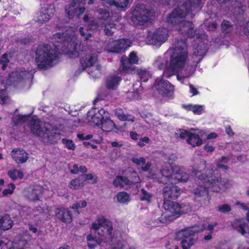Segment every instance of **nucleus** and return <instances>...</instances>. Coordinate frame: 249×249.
Masks as SVG:
<instances>
[{"label": "nucleus", "instance_id": "obj_1", "mask_svg": "<svg viewBox=\"0 0 249 249\" xmlns=\"http://www.w3.org/2000/svg\"><path fill=\"white\" fill-rule=\"evenodd\" d=\"M73 37L72 30L66 29L65 32L57 33L52 37L51 42L54 48L48 44L39 46L36 49L35 59L38 68L45 70L55 65L59 57L60 50L65 53L70 51L69 46L72 45Z\"/></svg>", "mask_w": 249, "mask_h": 249}, {"label": "nucleus", "instance_id": "obj_2", "mask_svg": "<svg viewBox=\"0 0 249 249\" xmlns=\"http://www.w3.org/2000/svg\"><path fill=\"white\" fill-rule=\"evenodd\" d=\"M173 52L170 54L169 63L164 62L160 57L154 61V64L160 70H163V75L170 77L176 75L184 66L188 57V49L185 40L175 38L173 42Z\"/></svg>", "mask_w": 249, "mask_h": 249}, {"label": "nucleus", "instance_id": "obj_3", "mask_svg": "<svg viewBox=\"0 0 249 249\" xmlns=\"http://www.w3.org/2000/svg\"><path fill=\"white\" fill-rule=\"evenodd\" d=\"M29 121L28 126L31 131L38 136L40 141L45 144H52L56 142L55 139L59 133L57 132V130L53 128L50 124H44L36 117H31Z\"/></svg>", "mask_w": 249, "mask_h": 249}, {"label": "nucleus", "instance_id": "obj_4", "mask_svg": "<svg viewBox=\"0 0 249 249\" xmlns=\"http://www.w3.org/2000/svg\"><path fill=\"white\" fill-rule=\"evenodd\" d=\"M97 61V57L94 54L83 57L80 61L81 67L75 71V74H79L86 68H89L88 72L90 75L95 78L99 77L101 73V67L99 65L95 66Z\"/></svg>", "mask_w": 249, "mask_h": 249}, {"label": "nucleus", "instance_id": "obj_5", "mask_svg": "<svg viewBox=\"0 0 249 249\" xmlns=\"http://www.w3.org/2000/svg\"><path fill=\"white\" fill-rule=\"evenodd\" d=\"M204 225L201 229H197L196 226L189 227L178 231L176 234L175 239L181 241V244L183 249H189L194 245L195 240L192 236L196 232L202 231L205 230Z\"/></svg>", "mask_w": 249, "mask_h": 249}, {"label": "nucleus", "instance_id": "obj_6", "mask_svg": "<svg viewBox=\"0 0 249 249\" xmlns=\"http://www.w3.org/2000/svg\"><path fill=\"white\" fill-rule=\"evenodd\" d=\"M163 204L165 210L164 214L161 215L159 221L160 223L172 221L179 217L181 214L182 206L178 203L170 200H164Z\"/></svg>", "mask_w": 249, "mask_h": 249}, {"label": "nucleus", "instance_id": "obj_7", "mask_svg": "<svg viewBox=\"0 0 249 249\" xmlns=\"http://www.w3.org/2000/svg\"><path fill=\"white\" fill-rule=\"evenodd\" d=\"M195 13L190 12L185 6L181 5L175 8L168 16L167 21L168 23L178 27L180 23L183 21L186 17L187 19H192Z\"/></svg>", "mask_w": 249, "mask_h": 249}, {"label": "nucleus", "instance_id": "obj_8", "mask_svg": "<svg viewBox=\"0 0 249 249\" xmlns=\"http://www.w3.org/2000/svg\"><path fill=\"white\" fill-rule=\"evenodd\" d=\"M131 21L135 25H143L149 19L150 11L142 3L137 4L131 12Z\"/></svg>", "mask_w": 249, "mask_h": 249}, {"label": "nucleus", "instance_id": "obj_9", "mask_svg": "<svg viewBox=\"0 0 249 249\" xmlns=\"http://www.w3.org/2000/svg\"><path fill=\"white\" fill-rule=\"evenodd\" d=\"M168 37V31L165 28H159L155 32H149L147 43L158 46H160Z\"/></svg>", "mask_w": 249, "mask_h": 249}, {"label": "nucleus", "instance_id": "obj_10", "mask_svg": "<svg viewBox=\"0 0 249 249\" xmlns=\"http://www.w3.org/2000/svg\"><path fill=\"white\" fill-rule=\"evenodd\" d=\"M154 86L160 94L165 96H171L174 90V86L162 78H157Z\"/></svg>", "mask_w": 249, "mask_h": 249}, {"label": "nucleus", "instance_id": "obj_11", "mask_svg": "<svg viewBox=\"0 0 249 249\" xmlns=\"http://www.w3.org/2000/svg\"><path fill=\"white\" fill-rule=\"evenodd\" d=\"M138 60V58L136 53L134 52L130 53L128 58L125 56H123L121 60V62L123 72L124 73H132L133 71H135V67L132 64L137 63Z\"/></svg>", "mask_w": 249, "mask_h": 249}, {"label": "nucleus", "instance_id": "obj_12", "mask_svg": "<svg viewBox=\"0 0 249 249\" xmlns=\"http://www.w3.org/2000/svg\"><path fill=\"white\" fill-rule=\"evenodd\" d=\"M162 189V195L164 200L168 199H177L180 195V188L174 184L172 182L167 183Z\"/></svg>", "mask_w": 249, "mask_h": 249}, {"label": "nucleus", "instance_id": "obj_13", "mask_svg": "<svg viewBox=\"0 0 249 249\" xmlns=\"http://www.w3.org/2000/svg\"><path fill=\"white\" fill-rule=\"evenodd\" d=\"M208 182L218 183V186L213 188V192H219L220 191H225L229 185L228 180L222 179L220 175L216 171H214L212 177H209Z\"/></svg>", "mask_w": 249, "mask_h": 249}, {"label": "nucleus", "instance_id": "obj_14", "mask_svg": "<svg viewBox=\"0 0 249 249\" xmlns=\"http://www.w3.org/2000/svg\"><path fill=\"white\" fill-rule=\"evenodd\" d=\"M131 43L128 39H119L109 42L108 48L111 52L119 53L130 47Z\"/></svg>", "mask_w": 249, "mask_h": 249}, {"label": "nucleus", "instance_id": "obj_15", "mask_svg": "<svg viewBox=\"0 0 249 249\" xmlns=\"http://www.w3.org/2000/svg\"><path fill=\"white\" fill-rule=\"evenodd\" d=\"M55 12L53 4L46 5L42 7L37 17V22L42 23L48 21Z\"/></svg>", "mask_w": 249, "mask_h": 249}, {"label": "nucleus", "instance_id": "obj_16", "mask_svg": "<svg viewBox=\"0 0 249 249\" xmlns=\"http://www.w3.org/2000/svg\"><path fill=\"white\" fill-rule=\"evenodd\" d=\"M65 11L69 18L70 19L74 17H79L84 13L85 8L72 1L71 4L66 6Z\"/></svg>", "mask_w": 249, "mask_h": 249}, {"label": "nucleus", "instance_id": "obj_17", "mask_svg": "<svg viewBox=\"0 0 249 249\" xmlns=\"http://www.w3.org/2000/svg\"><path fill=\"white\" fill-rule=\"evenodd\" d=\"M98 222V223H92V228L96 232L97 231L98 234L101 235L100 231V229L103 227L104 230H106L108 235L111 236L113 230L112 222L109 220L104 218L99 219Z\"/></svg>", "mask_w": 249, "mask_h": 249}, {"label": "nucleus", "instance_id": "obj_18", "mask_svg": "<svg viewBox=\"0 0 249 249\" xmlns=\"http://www.w3.org/2000/svg\"><path fill=\"white\" fill-rule=\"evenodd\" d=\"M176 28L180 34L187 35L191 38L195 37L196 35L194 24L190 21L184 20Z\"/></svg>", "mask_w": 249, "mask_h": 249}, {"label": "nucleus", "instance_id": "obj_19", "mask_svg": "<svg viewBox=\"0 0 249 249\" xmlns=\"http://www.w3.org/2000/svg\"><path fill=\"white\" fill-rule=\"evenodd\" d=\"M83 21L87 26L88 30H100L104 27V22L102 18L94 19L88 15H85Z\"/></svg>", "mask_w": 249, "mask_h": 249}, {"label": "nucleus", "instance_id": "obj_20", "mask_svg": "<svg viewBox=\"0 0 249 249\" xmlns=\"http://www.w3.org/2000/svg\"><path fill=\"white\" fill-rule=\"evenodd\" d=\"M9 78L10 81L14 83H18L21 81H26L32 79L33 75L32 72L29 71H14L12 72Z\"/></svg>", "mask_w": 249, "mask_h": 249}, {"label": "nucleus", "instance_id": "obj_21", "mask_svg": "<svg viewBox=\"0 0 249 249\" xmlns=\"http://www.w3.org/2000/svg\"><path fill=\"white\" fill-rule=\"evenodd\" d=\"M55 215L57 219L64 223H71L72 220L71 212L69 210L64 208H56Z\"/></svg>", "mask_w": 249, "mask_h": 249}, {"label": "nucleus", "instance_id": "obj_22", "mask_svg": "<svg viewBox=\"0 0 249 249\" xmlns=\"http://www.w3.org/2000/svg\"><path fill=\"white\" fill-rule=\"evenodd\" d=\"M218 186V183L213 182H208L207 185L205 186L200 185L199 187L194 189V194L195 195V199L199 197L206 198L208 195V192L206 189V187L209 188L211 191L213 192V188L215 186Z\"/></svg>", "mask_w": 249, "mask_h": 249}, {"label": "nucleus", "instance_id": "obj_23", "mask_svg": "<svg viewBox=\"0 0 249 249\" xmlns=\"http://www.w3.org/2000/svg\"><path fill=\"white\" fill-rule=\"evenodd\" d=\"M161 177L157 178V181L163 184L170 182L171 178H174L175 173L172 167L166 168L160 170Z\"/></svg>", "mask_w": 249, "mask_h": 249}, {"label": "nucleus", "instance_id": "obj_24", "mask_svg": "<svg viewBox=\"0 0 249 249\" xmlns=\"http://www.w3.org/2000/svg\"><path fill=\"white\" fill-rule=\"evenodd\" d=\"M12 156L18 163H24L28 159V154L23 149L13 150L12 151Z\"/></svg>", "mask_w": 249, "mask_h": 249}, {"label": "nucleus", "instance_id": "obj_25", "mask_svg": "<svg viewBox=\"0 0 249 249\" xmlns=\"http://www.w3.org/2000/svg\"><path fill=\"white\" fill-rule=\"evenodd\" d=\"M202 0H186L182 5L185 6L190 12L196 13L201 9V4Z\"/></svg>", "mask_w": 249, "mask_h": 249}, {"label": "nucleus", "instance_id": "obj_26", "mask_svg": "<svg viewBox=\"0 0 249 249\" xmlns=\"http://www.w3.org/2000/svg\"><path fill=\"white\" fill-rule=\"evenodd\" d=\"M208 50L207 45L204 42L199 43L194 48V55L196 57H200L198 58L196 63H199L202 58L205 55Z\"/></svg>", "mask_w": 249, "mask_h": 249}, {"label": "nucleus", "instance_id": "obj_27", "mask_svg": "<svg viewBox=\"0 0 249 249\" xmlns=\"http://www.w3.org/2000/svg\"><path fill=\"white\" fill-rule=\"evenodd\" d=\"M94 110H90L87 114V119L89 122H92L95 125L100 126L101 125L102 120L104 117L100 112L96 113L93 112Z\"/></svg>", "mask_w": 249, "mask_h": 249}, {"label": "nucleus", "instance_id": "obj_28", "mask_svg": "<svg viewBox=\"0 0 249 249\" xmlns=\"http://www.w3.org/2000/svg\"><path fill=\"white\" fill-rule=\"evenodd\" d=\"M206 174L202 173L201 171H197L195 174L196 180L197 181L200 180L202 183H208L209 177H212L214 173V171L211 169H206L205 170Z\"/></svg>", "mask_w": 249, "mask_h": 249}, {"label": "nucleus", "instance_id": "obj_29", "mask_svg": "<svg viewBox=\"0 0 249 249\" xmlns=\"http://www.w3.org/2000/svg\"><path fill=\"white\" fill-rule=\"evenodd\" d=\"M13 224V220L8 214H4L0 218V228L4 231L10 229Z\"/></svg>", "mask_w": 249, "mask_h": 249}, {"label": "nucleus", "instance_id": "obj_30", "mask_svg": "<svg viewBox=\"0 0 249 249\" xmlns=\"http://www.w3.org/2000/svg\"><path fill=\"white\" fill-rule=\"evenodd\" d=\"M27 243L26 240L23 238H16L13 242L8 243L7 246L8 249H25Z\"/></svg>", "mask_w": 249, "mask_h": 249}, {"label": "nucleus", "instance_id": "obj_31", "mask_svg": "<svg viewBox=\"0 0 249 249\" xmlns=\"http://www.w3.org/2000/svg\"><path fill=\"white\" fill-rule=\"evenodd\" d=\"M196 67L193 65H187L184 70V73L182 75H177V78L178 81L183 83L184 80L191 76L195 72Z\"/></svg>", "mask_w": 249, "mask_h": 249}, {"label": "nucleus", "instance_id": "obj_32", "mask_svg": "<svg viewBox=\"0 0 249 249\" xmlns=\"http://www.w3.org/2000/svg\"><path fill=\"white\" fill-rule=\"evenodd\" d=\"M104 1L109 4L110 6H114L121 10L126 8L130 0H103Z\"/></svg>", "mask_w": 249, "mask_h": 249}, {"label": "nucleus", "instance_id": "obj_33", "mask_svg": "<svg viewBox=\"0 0 249 249\" xmlns=\"http://www.w3.org/2000/svg\"><path fill=\"white\" fill-rule=\"evenodd\" d=\"M101 125L102 126V129L105 131L110 132L113 128L118 130L120 129L117 127L115 124L107 117L104 118Z\"/></svg>", "mask_w": 249, "mask_h": 249}, {"label": "nucleus", "instance_id": "obj_34", "mask_svg": "<svg viewBox=\"0 0 249 249\" xmlns=\"http://www.w3.org/2000/svg\"><path fill=\"white\" fill-rule=\"evenodd\" d=\"M30 118V115H14L12 118L11 123L13 126H17L29 121Z\"/></svg>", "mask_w": 249, "mask_h": 249}, {"label": "nucleus", "instance_id": "obj_35", "mask_svg": "<svg viewBox=\"0 0 249 249\" xmlns=\"http://www.w3.org/2000/svg\"><path fill=\"white\" fill-rule=\"evenodd\" d=\"M120 78L116 76H110L106 80L107 88L109 90L115 89L120 81Z\"/></svg>", "mask_w": 249, "mask_h": 249}, {"label": "nucleus", "instance_id": "obj_36", "mask_svg": "<svg viewBox=\"0 0 249 249\" xmlns=\"http://www.w3.org/2000/svg\"><path fill=\"white\" fill-rule=\"evenodd\" d=\"M187 143L191 144L193 147L199 146L202 143V140L200 138L199 136L196 134L191 133L189 135L187 140Z\"/></svg>", "mask_w": 249, "mask_h": 249}, {"label": "nucleus", "instance_id": "obj_37", "mask_svg": "<svg viewBox=\"0 0 249 249\" xmlns=\"http://www.w3.org/2000/svg\"><path fill=\"white\" fill-rule=\"evenodd\" d=\"M84 178L82 175H80L77 178L72 179L70 183V187L73 189L82 188L85 185Z\"/></svg>", "mask_w": 249, "mask_h": 249}, {"label": "nucleus", "instance_id": "obj_38", "mask_svg": "<svg viewBox=\"0 0 249 249\" xmlns=\"http://www.w3.org/2000/svg\"><path fill=\"white\" fill-rule=\"evenodd\" d=\"M221 31L224 35H229L233 30V25L229 21L224 20L221 24Z\"/></svg>", "mask_w": 249, "mask_h": 249}, {"label": "nucleus", "instance_id": "obj_39", "mask_svg": "<svg viewBox=\"0 0 249 249\" xmlns=\"http://www.w3.org/2000/svg\"><path fill=\"white\" fill-rule=\"evenodd\" d=\"M115 114L118 118L122 121H128L132 122L135 120V118L134 116H131L130 119H128V116L124 114L123 109L117 108L115 110Z\"/></svg>", "mask_w": 249, "mask_h": 249}, {"label": "nucleus", "instance_id": "obj_40", "mask_svg": "<svg viewBox=\"0 0 249 249\" xmlns=\"http://www.w3.org/2000/svg\"><path fill=\"white\" fill-rule=\"evenodd\" d=\"M174 178L179 182H186L188 180L189 175L181 170H178L175 173Z\"/></svg>", "mask_w": 249, "mask_h": 249}, {"label": "nucleus", "instance_id": "obj_41", "mask_svg": "<svg viewBox=\"0 0 249 249\" xmlns=\"http://www.w3.org/2000/svg\"><path fill=\"white\" fill-rule=\"evenodd\" d=\"M187 109L192 111L195 114H200L203 110V107L202 105H189L187 106Z\"/></svg>", "mask_w": 249, "mask_h": 249}, {"label": "nucleus", "instance_id": "obj_42", "mask_svg": "<svg viewBox=\"0 0 249 249\" xmlns=\"http://www.w3.org/2000/svg\"><path fill=\"white\" fill-rule=\"evenodd\" d=\"M118 201L124 203L129 201V195L125 192H120L117 196Z\"/></svg>", "mask_w": 249, "mask_h": 249}, {"label": "nucleus", "instance_id": "obj_43", "mask_svg": "<svg viewBox=\"0 0 249 249\" xmlns=\"http://www.w3.org/2000/svg\"><path fill=\"white\" fill-rule=\"evenodd\" d=\"M104 27L105 35L107 36H110L113 34L115 30L114 24H111L107 25L104 22Z\"/></svg>", "mask_w": 249, "mask_h": 249}, {"label": "nucleus", "instance_id": "obj_44", "mask_svg": "<svg viewBox=\"0 0 249 249\" xmlns=\"http://www.w3.org/2000/svg\"><path fill=\"white\" fill-rule=\"evenodd\" d=\"M62 142L68 149L71 150L75 149V144L71 140L64 138L62 140Z\"/></svg>", "mask_w": 249, "mask_h": 249}, {"label": "nucleus", "instance_id": "obj_45", "mask_svg": "<svg viewBox=\"0 0 249 249\" xmlns=\"http://www.w3.org/2000/svg\"><path fill=\"white\" fill-rule=\"evenodd\" d=\"M218 211L221 213H227L231 211V208L230 205L227 204H224L221 205H219L216 207Z\"/></svg>", "mask_w": 249, "mask_h": 249}, {"label": "nucleus", "instance_id": "obj_46", "mask_svg": "<svg viewBox=\"0 0 249 249\" xmlns=\"http://www.w3.org/2000/svg\"><path fill=\"white\" fill-rule=\"evenodd\" d=\"M9 188L5 189L2 192L3 196H6L9 194H12L15 188V185L14 183H11L8 184Z\"/></svg>", "mask_w": 249, "mask_h": 249}, {"label": "nucleus", "instance_id": "obj_47", "mask_svg": "<svg viewBox=\"0 0 249 249\" xmlns=\"http://www.w3.org/2000/svg\"><path fill=\"white\" fill-rule=\"evenodd\" d=\"M97 12L102 15L99 18L103 19V21H104V22L105 21V19L109 16V12L104 8H99L97 9Z\"/></svg>", "mask_w": 249, "mask_h": 249}, {"label": "nucleus", "instance_id": "obj_48", "mask_svg": "<svg viewBox=\"0 0 249 249\" xmlns=\"http://www.w3.org/2000/svg\"><path fill=\"white\" fill-rule=\"evenodd\" d=\"M8 99L6 89L0 90V104H4L5 103L6 100Z\"/></svg>", "mask_w": 249, "mask_h": 249}, {"label": "nucleus", "instance_id": "obj_49", "mask_svg": "<svg viewBox=\"0 0 249 249\" xmlns=\"http://www.w3.org/2000/svg\"><path fill=\"white\" fill-rule=\"evenodd\" d=\"M141 192L142 194V196H141V200L150 201V197H151V195L144 189H142L141 190Z\"/></svg>", "mask_w": 249, "mask_h": 249}, {"label": "nucleus", "instance_id": "obj_50", "mask_svg": "<svg viewBox=\"0 0 249 249\" xmlns=\"http://www.w3.org/2000/svg\"><path fill=\"white\" fill-rule=\"evenodd\" d=\"M28 198L32 201H36L38 200L39 198L37 191L35 190H32V191L29 194Z\"/></svg>", "mask_w": 249, "mask_h": 249}, {"label": "nucleus", "instance_id": "obj_51", "mask_svg": "<svg viewBox=\"0 0 249 249\" xmlns=\"http://www.w3.org/2000/svg\"><path fill=\"white\" fill-rule=\"evenodd\" d=\"M247 226V224L245 222H243L240 226L236 228L235 230L239 232H240L243 235H244L246 233L245 229Z\"/></svg>", "mask_w": 249, "mask_h": 249}, {"label": "nucleus", "instance_id": "obj_52", "mask_svg": "<svg viewBox=\"0 0 249 249\" xmlns=\"http://www.w3.org/2000/svg\"><path fill=\"white\" fill-rule=\"evenodd\" d=\"M131 160L134 163H136L137 165H140L141 163L142 164H145L146 160L143 157H141L140 159L136 158H133L131 159Z\"/></svg>", "mask_w": 249, "mask_h": 249}, {"label": "nucleus", "instance_id": "obj_53", "mask_svg": "<svg viewBox=\"0 0 249 249\" xmlns=\"http://www.w3.org/2000/svg\"><path fill=\"white\" fill-rule=\"evenodd\" d=\"M148 71L145 70H141V69H137L136 70L135 69V71H133V72L132 73H137L138 74V75L139 76V77H140V78L141 79V78H142V77H143L145 74H146Z\"/></svg>", "mask_w": 249, "mask_h": 249}, {"label": "nucleus", "instance_id": "obj_54", "mask_svg": "<svg viewBox=\"0 0 249 249\" xmlns=\"http://www.w3.org/2000/svg\"><path fill=\"white\" fill-rule=\"evenodd\" d=\"M33 212L35 215H38L39 214L44 213V210L41 206H37L33 210Z\"/></svg>", "mask_w": 249, "mask_h": 249}, {"label": "nucleus", "instance_id": "obj_55", "mask_svg": "<svg viewBox=\"0 0 249 249\" xmlns=\"http://www.w3.org/2000/svg\"><path fill=\"white\" fill-rule=\"evenodd\" d=\"M242 30L243 33L249 37V20L246 22V24L243 25Z\"/></svg>", "mask_w": 249, "mask_h": 249}, {"label": "nucleus", "instance_id": "obj_56", "mask_svg": "<svg viewBox=\"0 0 249 249\" xmlns=\"http://www.w3.org/2000/svg\"><path fill=\"white\" fill-rule=\"evenodd\" d=\"M207 29L210 31H213L215 30L217 27V24L215 22H213L206 25Z\"/></svg>", "mask_w": 249, "mask_h": 249}, {"label": "nucleus", "instance_id": "obj_57", "mask_svg": "<svg viewBox=\"0 0 249 249\" xmlns=\"http://www.w3.org/2000/svg\"><path fill=\"white\" fill-rule=\"evenodd\" d=\"M16 171L17 170L14 169V170H10L8 172V175L14 180L17 178Z\"/></svg>", "mask_w": 249, "mask_h": 249}, {"label": "nucleus", "instance_id": "obj_58", "mask_svg": "<svg viewBox=\"0 0 249 249\" xmlns=\"http://www.w3.org/2000/svg\"><path fill=\"white\" fill-rule=\"evenodd\" d=\"M190 92L193 96L197 95L199 93L198 91L192 84H189Z\"/></svg>", "mask_w": 249, "mask_h": 249}, {"label": "nucleus", "instance_id": "obj_59", "mask_svg": "<svg viewBox=\"0 0 249 249\" xmlns=\"http://www.w3.org/2000/svg\"><path fill=\"white\" fill-rule=\"evenodd\" d=\"M119 179H120V181H121V183L122 182H124L126 185L130 184V180L126 177L119 176Z\"/></svg>", "mask_w": 249, "mask_h": 249}, {"label": "nucleus", "instance_id": "obj_60", "mask_svg": "<svg viewBox=\"0 0 249 249\" xmlns=\"http://www.w3.org/2000/svg\"><path fill=\"white\" fill-rule=\"evenodd\" d=\"M244 222H242L239 220L236 219L234 221L231 223V226L232 227L235 229L238 228V226H240Z\"/></svg>", "mask_w": 249, "mask_h": 249}, {"label": "nucleus", "instance_id": "obj_61", "mask_svg": "<svg viewBox=\"0 0 249 249\" xmlns=\"http://www.w3.org/2000/svg\"><path fill=\"white\" fill-rule=\"evenodd\" d=\"M191 133H189L188 131L182 130L180 132L179 134V136L181 139H185V138L187 137L188 138L189 136V135L191 134Z\"/></svg>", "mask_w": 249, "mask_h": 249}, {"label": "nucleus", "instance_id": "obj_62", "mask_svg": "<svg viewBox=\"0 0 249 249\" xmlns=\"http://www.w3.org/2000/svg\"><path fill=\"white\" fill-rule=\"evenodd\" d=\"M226 132L227 134L230 137H232L234 135V133L232 131L230 125H228L227 127H226Z\"/></svg>", "mask_w": 249, "mask_h": 249}, {"label": "nucleus", "instance_id": "obj_63", "mask_svg": "<svg viewBox=\"0 0 249 249\" xmlns=\"http://www.w3.org/2000/svg\"><path fill=\"white\" fill-rule=\"evenodd\" d=\"M81 175L82 177H84V179H84V181L85 183L87 180H91L93 178V176L91 174H82Z\"/></svg>", "mask_w": 249, "mask_h": 249}, {"label": "nucleus", "instance_id": "obj_64", "mask_svg": "<svg viewBox=\"0 0 249 249\" xmlns=\"http://www.w3.org/2000/svg\"><path fill=\"white\" fill-rule=\"evenodd\" d=\"M113 184L116 187H117L118 186H120L121 187H124V185L121 183V181H120L119 176H118L117 177V178L113 181Z\"/></svg>", "mask_w": 249, "mask_h": 249}]
</instances>
